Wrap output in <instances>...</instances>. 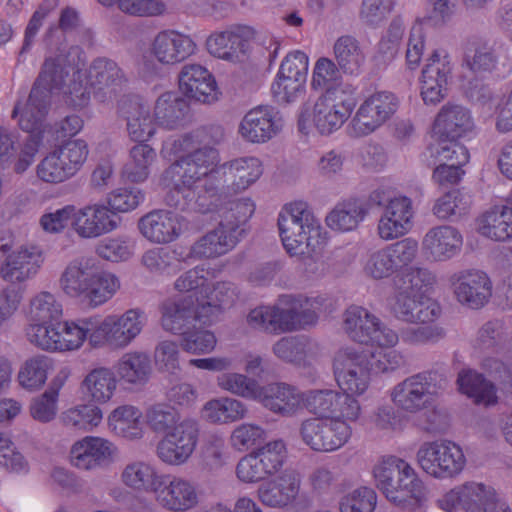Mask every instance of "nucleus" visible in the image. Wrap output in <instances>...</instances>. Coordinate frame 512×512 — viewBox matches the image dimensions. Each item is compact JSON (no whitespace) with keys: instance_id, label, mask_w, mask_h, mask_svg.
<instances>
[{"instance_id":"nucleus-1","label":"nucleus","mask_w":512,"mask_h":512,"mask_svg":"<svg viewBox=\"0 0 512 512\" xmlns=\"http://www.w3.org/2000/svg\"><path fill=\"white\" fill-rule=\"evenodd\" d=\"M220 126H206L189 133L167 139L162 148L164 156L188 153L172 163L161 175L160 184L169 190L165 201L169 206L184 208L194 198V188L204 181L203 189L210 200L214 190L209 186L217 184L213 177L219 167L220 156L214 147L223 139Z\"/></svg>"},{"instance_id":"nucleus-2","label":"nucleus","mask_w":512,"mask_h":512,"mask_svg":"<svg viewBox=\"0 0 512 512\" xmlns=\"http://www.w3.org/2000/svg\"><path fill=\"white\" fill-rule=\"evenodd\" d=\"M220 126H206L189 133L167 139L162 148L164 156L188 153L172 163L161 175L160 184L169 190L165 201L169 206L184 208L194 198V188L204 181L203 189L210 200L214 190L209 186L217 184L213 177L219 167L220 156L214 147L223 139Z\"/></svg>"},{"instance_id":"nucleus-3","label":"nucleus","mask_w":512,"mask_h":512,"mask_svg":"<svg viewBox=\"0 0 512 512\" xmlns=\"http://www.w3.org/2000/svg\"><path fill=\"white\" fill-rule=\"evenodd\" d=\"M75 60L47 58L41 73L35 81L28 99L18 101L12 111V118L17 120L23 131H36L43 127V121L48 114L51 94L59 90L65 102L75 109L86 107L91 99L89 83L85 80L82 70L73 72L69 77L66 65H72Z\"/></svg>"},{"instance_id":"nucleus-4","label":"nucleus","mask_w":512,"mask_h":512,"mask_svg":"<svg viewBox=\"0 0 512 512\" xmlns=\"http://www.w3.org/2000/svg\"><path fill=\"white\" fill-rule=\"evenodd\" d=\"M312 417L304 418L298 428L301 442L317 453H332L352 438L353 425L362 417V406L348 397L323 390L309 405Z\"/></svg>"},{"instance_id":"nucleus-5","label":"nucleus","mask_w":512,"mask_h":512,"mask_svg":"<svg viewBox=\"0 0 512 512\" xmlns=\"http://www.w3.org/2000/svg\"><path fill=\"white\" fill-rule=\"evenodd\" d=\"M277 226L285 251L300 258L308 274L324 275L327 270L323 256L327 232L309 204L296 200L283 205L278 213Z\"/></svg>"},{"instance_id":"nucleus-6","label":"nucleus","mask_w":512,"mask_h":512,"mask_svg":"<svg viewBox=\"0 0 512 512\" xmlns=\"http://www.w3.org/2000/svg\"><path fill=\"white\" fill-rule=\"evenodd\" d=\"M375 487L391 504L415 510L428 501V489L413 466L403 458L384 455L372 467Z\"/></svg>"},{"instance_id":"nucleus-7","label":"nucleus","mask_w":512,"mask_h":512,"mask_svg":"<svg viewBox=\"0 0 512 512\" xmlns=\"http://www.w3.org/2000/svg\"><path fill=\"white\" fill-rule=\"evenodd\" d=\"M355 106L354 98L345 89L328 90L312 106L305 105L301 108L298 117L299 131L305 135L313 131L330 135L344 125Z\"/></svg>"},{"instance_id":"nucleus-8","label":"nucleus","mask_w":512,"mask_h":512,"mask_svg":"<svg viewBox=\"0 0 512 512\" xmlns=\"http://www.w3.org/2000/svg\"><path fill=\"white\" fill-rule=\"evenodd\" d=\"M263 173V161L256 156H240L222 163L213 176L217 178V184L210 186L214 190L213 200L207 201L205 196L198 195L195 200L196 209L201 213L214 210L219 200L248 190Z\"/></svg>"},{"instance_id":"nucleus-9","label":"nucleus","mask_w":512,"mask_h":512,"mask_svg":"<svg viewBox=\"0 0 512 512\" xmlns=\"http://www.w3.org/2000/svg\"><path fill=\"white\" fill-rule=\"evenodd\" d=\"M333 374L340 391L329 390L340 396L348 397L359 406L361 403L356 397L364 395L371 384L372 368L370 367L368 352L353 346L339 348L333 357Z\"/></svg>"},{"instance_id":"nucleus-10","label":"nucleus","mask_w":512,"mask_h":512,"mask_svg":"<svg viewBox=\"0 0 512 512\" xmlns=\"http://www.w3.org/2000/svg\"><path fill=\"white\" fill-rule=\"evenodd\" d=\"M419 242L406 237L378 249L370 250L361 260V271L365 278L373 281L386 280L399 269L411 265L418 257Z\"/></svg>"},{"instance_id":"nucleus-11","label":"nucleus","mask_w":512,"mask_h":512,"mask_svg":"<svg viewBox=\"0 0 512 512\" xmlns=\"http://www.w3.org/2000/svg\"><path fill=\"white\" fill-rule=\"evenodd\" d=\"M89 155L83 139H70L50 150L36 165V176L46 184H61L74 177Z\"/></svg>"},{"instance_id":"nucleus-12","label":"nucleus","mask_w":512,"mask_h":512,"mask_svg":"<svg viewBox=\"0 0 512 512\" xmlns=\"http://www.w3.org/2000/svg\"><path fill=\"white\" fill-rule=\"evenodd\" d=\"M416 463L431 478L448 480L459 476L467 459L462 447L451 440L436 439L423 442L416 452Z\"/></svg>"},{"instance_id":"nucleus-13","label":"nucleus","mask_w":512,"mask_h":512,"mask_svg":"<svg viewBox=\"0 0 512 512\" xmlns=\"http://www.w3.org/2000/svg\"><path fill=\"white\" fill-rule=\"evenodd\" d=\"M94 321V342L98 349H125L142 333L147 316L142 309L131 308L121 314H109L103 318L94 315Z\"/></svg>"},{"instance_id":"nucleus-14","label":"nucleus","mask_w":512,"mask_h":512,"mask_svg":"<svg viewBox=\"0 0 512 512\" xmlns=\"http://www.w3.org/2000/svg\"><path fill=\"white\" fill-rule=\"evenodd\" d=\"M371 197L374 203L383 207L377 223L380 239L396 240L411 231L415 215L411 198L405 195L388 197L385 188L376 189Z\"/></svg>"},{"instance_id":"nucleus-15","label":"nucleus","mask_w":512,"mask_h":512,"mask_svg":"<svg viewBox=\"0 0 512 512\" xmlns=\"http://www.w3.org/2000/svg\"><path fill=\"white\" fill-rule=\"evenodd\" d=\"M200 425L192 417H184L173 430L163 435L155 447L157 459L169 467H181L189 462L198 446Z\"/></svg>"},{"instance_id":"nucleus-16","label":"nucleus","mask_w":512,"mask_h":512,"mask_svg":"<svg viewBox=\"0 0 512 512\" xmlns=\"http://www.w3.org/2000/svg\"><path fill=\"white\" fill-rule=\"evenodd\" d=\"M342 329L351 340L361 344L387 346L396 342V330L358 305H351L343 312Z\"/></svg>"},{"instance_id":"nucleus-17","label":"nucleus","mask_w":512,"mask_h":512,"mask_svg":"<svg viewBox=\"0 0 512 512\" xmlns=\"http://www.w3.org/2000/svg\"><path fill=\"white\" fill-rule=\"evenodd\" d=\"M322 391L318 389L301 391L287 383L273 382L261 387L257 402L273 414L294 417L303 409L308 411L309 405L317 400Z\"/></svg>"},{"instance_id":"nucleus-18","label":"nucleus","mask_w":512,"mask_h":512,"mask_svg":"<svg viewBox=\"0 0 512 512\" xmlns=\"http://www.w3.org/2000/svg\"><path fill=\"white\" fill-rule=\"evenodd\" d=\"M452 71V59L445 49H435L426 58L419 78L420 96L426 105H436L447 96Z\"/></svg>"},{"instance_id":"nucleus-19","label":"nucleus","mask_w":512,"mask_h":512,"mask_svg":"<svg viewBox=\"0 0 512 512\" xmlns=\"http://www.w3.org/2000/svg\"><path fill=\"white\" fill-rule=\"evenodd\" d=\"M153 500L157 507L167 512H190L201 503L198 485L180 475H166L155 490Z\"/></svg>"},{"instance_id":"nucleus-20","label":"nucleus","mask_w":512,"mask_h":512,"mask_svg":"<svg viewBox=\"0 0 512 512\" xmlns=\"http://www.w3.org/2000/svg\"><path fill=\"white\" fill-rule=\"evenodd\" d=\"M449 284L456 301L469 309L483 308L492 297L493 284L482 270L467 268L453 272Z\"/></svg>"},{"instance_id":"nucleus-21","label":"nucleus","mask_w":512,"mask_h":512,"mask_svg":"<svg viewBox=\"0 0 512 512\" xmlns=\"http://www.w3.org/2000/svg\"><path fill=\"white\" fill-rule=\"evenodd\" d=\"M161 328L172 335H181L193 323L209 325L200 300L193 295L168 298L159 306Z\"/></svg>"},{"instance_id":"nucleus-22","label":"nucleus","mask_w":512,"mask_h":512,"mask_svg":"<svg viewBox=\"0 0 512 512\" xmlns=\"http://www.w3.org/2000/svg\"><path fill=\"white\" fill-rule=\"evenodd\" d=\"M397 97L387 91L376 92L368 96L359 106L352 122L354 135L364 136L383 125L398 108Z\"/></svg>"},{"instance_id":"nucleus-23","label":"nucleus","mask_w":512,"mask_h":512,"mask_svg":"<svg viewBox=\"0 0 512 512\" xmlns=\"http://www.w3.org/2000/svg\"><path fill=\"white\" fill-rule=\"evenodd\" d=\"M119 226L120 218L102 202L74 206L72 230L80 239H96L112 233Z\"/></svg>"},{"instance_id":"nucleus-24","label":"nucleus","mask_w":512,"mask_h":512,"mask_svg":"<svg viewBox=\"0 0 512 512\" xmlns=\"http://www.w3.org/2000/svg\"><path fill=\"white\" fill-rule=\"evenodd\" d=\"M281 113L270 105H258L245 113L238 125V134L243 141L264 144L283 129Z\"/></svg>"},{"instance_id":"nucleus-25","label":"nucleus","mask_w":512,"mask_h":512,"mask_svg":"<svg viewBox=\"0 0 512 512\" xmlns=\"http://www.w3.org/2000/svg\"><path fill=\"white\" fill-rule=\"evenodd\" d=\"M438 394L430 374H416L406 378L390 390V398L399 409L416 413L428 407Z\"/></svg>"},{"instance_id":"nucleus-26","label":"nucleus","mask_w":512,"mask_h":512,"mask_svg":"<svg viewBox=\"0 0 512 512\" xmlns=\"http://www.w3.org/2000/svg\"><path fill=\"white\" fill-rule=\"evenodd\" d=\"M118 446L108 438L84 436L75 441L69 451L71 464L81 470L90 471L113 463L119 456Z\"/></svg>"},{"instance_id":"nucleus-27","label":"nucleus","mask_w":512,"mask_h":512,"mask_svg":"<svg viewBox=\"0 0 512 512\" xmlns=\"http://www.w3.org/2000/svg\"><path fill=\"white\" fill-rule=\"evenodd\" d=\"M463 243V235L457 227L439 224L425 232L421 249L429 261L443 263L457 257L462 251Z\"/></svg>"},{"instance_id":"nucleus-28","label":"nucleus","mask_w":512,"mask_h":512,"mask_svg":"<svg viewBox=\"0 0 512 512\" xmlns=\"http://www.w3.org/2000/svg\"><path fill=\"white\" fill-rule=\"evenodd\" d=\"M389 306L398 320L412 324L432 323L441 315V307L437 301L397 289L389 301Z\"/></svg>"},{"instance_id":"nucleus-29","label":"nucleus","mask_w":512,"mask_h":512,"mask_svg":"<svg viewBox=\"0 0 512 512\" xmlns=\"http://www.w3.org/2000/svg\"><path fill=\"white\" fill-rule=\"evenodd\" d=\"M185 228V219L170 210L156 209L138 221L141 235L153 244H168L177 240Z\"/></svg>"},{"instance_id":"nucleus-30","label":"nucleus","mask_w":512,"mask_h":512,"mask_svg":"<svg viewBox=\"0 0 512 512\" xmlns=\"http://www.w3.org/2000/svg\"><path fill=\"white\" fill-rule=\"evenodd\" d=\"M179 89L188 99L202 104H213L221 96L214 76L199 64L182 67L179 74Z\"/></svg>"},{"instance_id":"nucleus-31","label":"nucleus","mask_w":512,"mask_h":512,"mask_svg":"<svg viewBox=\"0 0 512 512\" xmlns=\"http://www.w3.org/2000/svg\"><path fill=\"white\" fill-rule=\"evenodd\" d=\"M43 262V253L38 247L23 246L6 256L0 267V275L6 282L21 284L34 278Z\"/></svg>"},{"instance_id":"nucleus-32","label":"nucleus","mask_w":512,"mask_h":512,"mask_svg":"<svg viewBox=\"0 0 512 512\" xmlns=\"http://www.w3.org/2000/svg\"><path fill=\"white\" fill-rule=\"evenodd\" d=\"M300 490V476L295 472L287 471L261 484L256 491V496L264 506L286 509L296 503Z\"/></svg>"},{"instance_id":"nucleus-33","label":"nucleus","mask_w":512,"mask_h":512,"mask_svg":"<svg viewBox=\"0 0 512 512\" xmlns=\"http://www.w3.org/2000/svg\"><path fill=\"white\" fill-rule=\"evenodd\" d=\"M253 34V29L248 26H233L214 32L207 38V50L219 59L239 61L246 54Z\"/></svg>"},{"instance_id":"nucleus-34","label":"nucleus","mask_w":512,"mask_h":512,"mask_svg":"<svg viewBox=\"0 0 512 512\" xmlns=\"http://www.w3.org/2000/svg\"><path fill=\"white\" fill-rule=\"evenodd\" d=\"M119 382L131 390H141L152 378L153 367L149 354L143 350L123 353L114 365Z\"/></svg>"},{"instance_id":"nucleus-35","label":"nucleus","mask_w":512,"mask_h":512,"mask_svg":"<svg viewBox=\"0 0 512 512\" xmlns=\"http://www.w3.org/2000/svg\"><path fill=\"white\" fill-rule=\"evenodd\" d=\"M164 473L153 462L146 459H132L120 469V483L136 493H151L162 483Z\"/></svg>"},{"instance_id":"nucleus-36","label":"nucleus","mask_w":512,"mask_h":512,"mask_svg":"<svg viewBox=\"0 0 512 512\" xmlns=\"http://www.w3.org/2000/svg\"><path fill=\"white\" fill-rule=\"evenodd\" d=\"M478 234L495 242L512 239V204L509 199L483 211L475 221Z\"/></svg>"},{"instance_id":"nucleus-37","label":"nucleus","mask_w":512,"mask_h":512,"mask_svg":"<svg viewBox=\"0 0 512 512\" xmlns=\"http://www.w3.org/2000/svg\"><path fill=\"white\" fill-rule=\"evenodd\" d=\"M119 380L112 368L96 366L82 378L79 389L88 401L104 405L113 400L118 390Z\"/></svg>"},{"instance_id":"nucleus-38","label":"nucleus","mask_w":512,"mask_h":512,"mask_svg":"<svg viewBox=\"0 0 512 512\" xmlns=\"http://www.w3.org/2000/svg\"><path fill=\"white\" fill-rule=\"evenodd\" d=\"M107 428L115 437L128 442H138L146 434L143 413L132 404L119 405L111 410L107 416Z\"/></svg>"},{"instance_id":"nucleus-39","label":"nucleus","mask_w":512,"mask_h":512,"mask_svg":"<svg viewBox=\"0 0 512 512\" xmlns=\"http://www.w3.org/2000/svg\"><path fill=\"white\" fill-rule=\"evenodd\" d=\"M195 43L187 35L175 30L159 32L151 45L153 56L162 64L173 65L194 53Z\"/></svg>"},{"instance_id":"nucleus-40","label":"nucleus","mask_w":512,"mask_h":512,"mask_svg":"<svg viewBox=\"0 0 512 512\" xmlns=\"http://www.w3.org/2000/svg\"><path fill=\"white\" fill-rule=\"evenodd\" d=\"M470 111L456 104H446L438 112L432 127V137L463 138L474 130Z\"/></svg>"},{"instance_id":"nucleus-41","label":"nucleus","mask_w":512,"mask_h":512,"mask_svg":"<svg viewBox=\"0 0 512 512\" xmlns=\"http://www.w3.org/2000/svg\"><path fill=\"white\" fill-rule=\"evenodd\" d=\"M59 353H75L80 351L86 342L92 349H98L94 342V315L60 320Z\"/></svg>"},{"instance_id":"nucleus-42","label":"nucleus","mask_w":512,"mask_h":512,"mask_svg":"<svg viewBox=\"0 0 512 512\" xmlns=\"http://www.w3.org/2000/svg\"><path fill=\"white\" fill-rule=\"evenodd\" d=\"M95 261L82 257L66 265L59 277V288L66 297L84 302Z\"/></svg>"},{"instance_id":"nucleus-43","label":"nucleus","mask_w":512,"mask_h":512,"mask_svg":"<svg viewBox=\"0 0 512 512\" xmlns=\"http://www.w3.org/2000/svg\"><path fill=\"white\" fill-rule=\"evenodd\" d=\"M25 325L60 321L64 316V305L59 296L48 290L32 294L23 309Z\"/></svg>"},{"instance_id":"nucleus-44","label":"nucleus","mask_w":512,"mask_h":512,"mask_svg":"<svg viewBox=\"0 0 512 512\" xmlns=\"http://www.w3.org/2000/svg\"><path fill=\"white\" fill-rule=\"evenodd\" d=\"M248 407L241 400L229 396L209 399L200 409V417L213 425L239 422L248 415Z\"/></svg>"},{"instance_id":"nucleus-45","label":"nucleus","mask_w":512,"mask_h":512,"mask_svg":"<svg viewBox=\"0 0 512 512\" xmlns=\"http://www.w3.org/2000/svg\"><path fill=\"white\" fill-rule=\"evenodd\" d=\"M83 73L89 86L95 90L96 97L101 92L109 96L115 94L124 81L117 63L107 58L95 59Z\"/></svg>"},{"instance_id":"nucleus-46","label":"nucleus","mask_w":512,"mask_h":512,"mask_svg":"<svg viewBox=\"0 0 512 512\" xmlns=\"http://www.w3.org/2000/svg\"><path fill=\"white\" fill-rule=\"evenodd\" d=\"M55 368V360L46 354H34L27 357L19 366L17 382L28 392L41 390Z\"/></svg>"},{"instance_id":"nucleus-47","label":"nucleus","mask_w":512,"mask_h":512,"mask_svg":"<svg viewBox=\"0 0 512 512\" xmlns=\"http://www.w3.org/2000/svg\"><path fill=\"white\" fill-rule=\"evenodd\" d=\"M467 95L481 106L482 113L487 116L495 114V127L500 133L512 131V104L509 99L494 101L491 91L481 85L477 87H467Z\"/></svg>"},{"instance_id":"nucleus-48","label":"nucleus","mask_w":512,"mask_h":512,"mask_svg":"<svg viewBox=\"0 0 512 512\" xmlns=\"http://www.w3.org/2000/svg\"><path fill=\"white\" fill-rule=\"evenodd\" d=\"M238 242L233 234L218 223L192 244L189 254L196 259L216 258L228 253Z\"/></svg>"},{"instance_id":"nucleus-49","label":"nucleus","mask_w":512,"mask_h":512,"mask_svg":"<svg viewBox=\"0 0 512 512\" xmlns=\"http://www.w3.org/2000/svg\"><path fill=\"white\" fill-rule=\"evenodd\" d=\"M224 198L217 202V206ZM255 209L256 205L252 198L241 197L225 202L220 209L216 207L214 211L217 210L219 213V224L240 240L244 232L243 227L253 216Z\"/></svg>"},{"instance_id":"nucleus-50","label":"nucleus","mask_w":512,"mask_h":512,"mask_svg":"<svg viewBox=\"0 0 512 512\" xmlns=\"http://www.w3.org/2000/svg\"><path fill=\"white\" fill-rule=\"evenodd\" d=\"M457 385L459 392L476 405L489 407L498 402L494 384L475 370H461L457 377Z\"/></svg>"},{"instance_id":"nucleus-51","label":"nucleus","mask_w":512,"mask_h":512,"mask_svg":"<svg viewBox=\"0 0 512 512\" xmlns=\"http://www.w3.org/2000/svg\"><path fill=\"white\" fill-rule=\"evenodd\" d=\"M127 132L131 140L145 143L151 139L159 127L154 113L148 104L132 101L125 112Z\"/></svg>"},{"instance_id":"nucleus-52","label":"nucleus","mask_w":512,"mask_h":512,"mask_svg":"<svg viewBox=\"0 0 512 512\" xmlns=\"http://www.w3.org/2000/svg\"><path fill=\"white\" fill-rule=\"evenodd\" d=\"M119 277L108 270H101L95 264L83 304L98 308L110 301L120 290Z\"/></svg>"},{"instance_id":"nucleus-53","label":"nucleus","mask_w":512,"mask_h":512,"mask_svg":"<svg viewBox=\"0 0 512 512\" xmlns=\"http://www.w3.org/2000/svg\"><path fill=\"white\" fill-rule=\"evenodd\" d=\"M333 53L336 65L344 74L357 76L362 72L366 63V53L355 37H339L333 45Z\"/></svg>"},{"instance_id":"nucleus-54","label":"nucleus","mask_w":512,"mask_h":512,"mask_svg":"<svg viewBox=\"0 0 512 512\" xmlns=\"http://www.w3.org/2000/svg\"><path fill=\"white\" fill-rule=\"evenodd\" d=\"M104 418L99 405L88 401L65 409L60 415L61 424L74 431L92 432L100 426Z\"/></svg>"},{"instance_id":"nucleus-55","label":"nucleus","mask_w":512,"mask_h":512,"mask_svg":"<svg viewBox=\"0 0 512 512\" xmlns=\"http://www.w3.org/2000/svg\"><path fill=\"white\" fill-rule=\"evenodd\" d=\"M188 106L186 102L173 91H166L155 101L153 113L159 127L176 129L185 122Z\"/></svg>"},{"instance_id":"nucleus-56","label":"nucleus","mask_w":512,"mask_h":512,"mask_svg":"<svg viewBox=\"0 0 512 512\" xmlns=\"http://www.w3.org/2000/svg\"><path fill=\"white\" fill-rule=\"evenodd\" d=\"M368 210L365 203L357 198H350L338 203L326 217L327 225L340 232L354 230L366 217Z\"/></svg>"},{"instance_id":"nucleus-57","label":"nucleus","mask_w":512,"mask_h":512,"mask_svg":"<svg viewBox=\"0 0 512 512\" xmlns=\"http://www.w3.org/2000/svg\"><path fill=\"white\" fill-rule=\"evenodd\" d=\"M437 281L436 275L424 266H407L399 269L394 280L395 288L413 295L427 297Z\"/></svg>"},{"instance_id":"nucleus-58","label":"nucleus","mask_w":512,"mask_h":512,"mask_svg":"<svg viewBox=\"0 0 512 512\" xmlns=\"http://www.w3.org/2000/svg\"><path fill=\"white\" fill-rule=\"evenodd\" d=\"M156 159V151L150 145L139 142L129 151V157L122 170L123 177L132 183L144 182L149 177Z\"/></svg>"},{"instance_id":"nucleus-59","label":"nucleus","mask_w":512,"mask_h":512,"mask_svg":"<svg viewBox=\"0 0 512 512\" xmlns=\"http://www.w3.org/2000/svg\"><path fill=\"white\" fill-rule=\"evenodd\" d=\"M206 300L200 301L204 314H207L209 325L212 324L222 311L231 307L238 298L236 286L231 282H217L213 289L205 294Z\"/></svg>"},{"instance_id":"nucleus-60","label":"nucleus","mask_w":512,"mask_h":512,"mask_svg":"<svg viewBox=\"0 0 512 512\" xmlns=\"http://www.w3.org/2000/svg\"><path fill=\"white\" fill-rule=\"evenodd\" d=\"M60 321L35 324V326L25 325L24 335L26 341L39 351L58 354Z\"/></svg>"},{"instance_id":"nucleus-61","label":"nucleus","mask_w":512,"mask_h":512,"mask_svg":"<svg viewBox=\"0 0 512 512\" xmlns=\"http://www.w3.org/2000/svg\"><path fill=\"white\" fill-rule=\"evenodd\" d=\"M141 264L156 276H172L181 268V260L176 252L162 247L146 250L141 256Z\"/></svg>"},{"instance_id":"nucleus-62","label":"nucleus","mask_w":512,"mask_h":512,"mask_svg":"<svg viewBox=\"0 0 512 512\" xmlns=\"http://www.w3.org/2000/svg\"><path fill=\"white\" fill-rule=\"evenodd\" d=\"M145 423L155 434L165 435L183 421L176 407L167 402H157L145 409Z\"/></svg>"},{"instance_id":"nucleus-63","label":"nucleus","mask_w":512,"mask_h":512,"mask_svg":"<svg viewBox=\"0 0 512 512\" xmlns=\"http://www.w3.org/2000/svg\"><path fill=\"white\" fill-rule=\"evenodd\" d=\"M463 63L475 76L486 77L497 70L499 57L488 43H475L466 52Z\"/></svg>"},{"instance_id":"nucleus-64","label":"nucleus","mask_w":512,"mask_h":512,"mask_svg":"<svg viewBox=\"0 0 512 512\" xmlns=\"http://www.w3.org/2000/svg\"><path fill=\"white\" fill-rule=\"evenodd\" d=\"M405 31V24L401 18H394L383 36L381 37L376 52L374 54V61L379 66H387L398 55L399 48L403 39Z\"/></svg>"}]
</instances>
